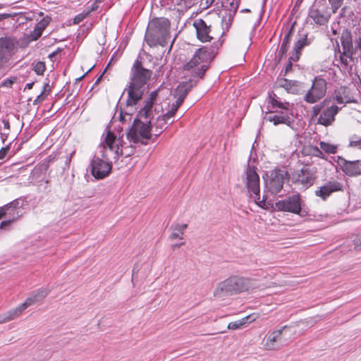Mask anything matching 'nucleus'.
<instances>
[{"label":"nucleus","instance_id":"nucleus-1","mask_svg":"<svg viewBox=\"0 0 361 361\" xmlns=\"http://www.w3.org/2000/svg\"><path fill=\"white\" fill-rule=\"evenodd\" d=\"M122 143L119 134L116 135L110 130L106 133L91 161L90 171L94 178L102 179L107 176L113 162H117L120 156L128 157L133 152L132 149L125 152L126 148Z\"/></svg>","mask_w":361,"mask_h":361},{"label":"nucleus","instance_id":"nucleus-2","mask_svg":"<svg viewBox=\"0 0 361 361\" xmlns=\"http://www.w3.org/2000/svg\"><path fill=\"white\" fill-rule=\"evenodd\" d=\"M150 70L143 68L140 63L136 61L132 67L130 81L125 91L128 92L126 104L128 106H135L142 97L145 85L152 76Z\"/></svg>","mask_w":361,"mask_h":361},{"label":"nucleus","instance_id":"nucleus-3","mask_svg":"<svg viewBox=\"0 0 361 361\" xmlns=\"http://www.w3.org/2000/svg\"><path fill=\"white\" fill-rule=\"evenodd\" d=\"M214 58L213 51L206 47L197 49L190 60L183 66V73L194 80L201 79Z\"/></svg>","mask_w":361,"mask_h":361},{"label":"nucleus","instance_id":"nucleus-4","mask_svg":"<svg viewBox=\"0 0 361 361\" xmlns=\"http://www.w3.org/2000/svg\"><path fill=\"white\" fill-rule=\"evenodd\" d=\"M269 102L275 110L270 111L264 118L274 126L285 124L290 126L293 121L292 104L288 102L280 101L275 94L269 95Z\"/></svg>","mask_w":361,"mask_h":361},{"label":"nucleus","instance_id":"nucleus-5","mask_svg":"<svg viewBox=\"0 0 361 361\" xmlns=\"http://www.w3.org/2000/svg\"><path fill=\"white\" fill-rule=\"evenodd\" d=\"M254 288V281L244 277L231 276L218 283L214 290V295L221 298L226 295H233L249 290Z\"/></svg>","mask_w":361,"mask_h":361},{"label":"nucleus","instance_id":"nucleus-6","mask_svg":"<svg viewBox=\"0 0 361 361\" xmlns=\"http://www.w3.org/2000/svg\"><path fill=\"white\" fill-rule=\"evenodd\" d=\"M243 183L247 190V195L253 199L255 202L262 208L266 207L267 196L263 195L260 197V180L255 167L247 166L243 176Z\"/></svg>","mask_w":361,"mask_h":361},{"label":"nucleus","instance_id":"nucleus-7","mask_svg":"<svg viewBox=\"0 0 361 361\" xmlns=\"http://www.w3.org/2000/svg\"><path fill=\"white\" fill-rule=\"evenodd\" d=\"M169 22L167 19H156L152 20L148 26L145 35L147 43L153 47L157 44L164 46L169 37Z\"/></svg>","mask_w":361,"mask_h":361},{"label":"nucleus","instance_id":"nucleus-8","mask_svg":"<svg viewBox=\"0 0 361 361\" xmlns=\"http://www.w3.org/2000/svg\"><path fill=\"white\" fill-rule=\"evenodd\" d=\"M138 118L130 128L127 137L130 142L133 143L141 142L145 144L144 140L150 139L152 136L150 126L148 124V123H151L152 119H148L149 121H146L145 118H140L139 116Z\"/></svg>","mask_w":361,"mask_h":361},{"label":"nucleus","instance_id":"nucleus-9","mask_svg":"<svg viewBox=\"0 0 361 361\" xmlns=\"http://www.w3.org/2000/svg\"><path fill=\"white\" fill-rule=\"evenodd\" d=\"M326 100L313 107V113L315 116H318L317 123L324 126H329L335 121V116L341 108L335 104L326 106Z\"/></svg>","mask_w":361,"mask_h":361},{"label":"nucleus","instance_id":"nucleus-10","mask_svg":"<svg viewBox=\"0 0 361 361\" xmlns=\"http://www.w3.org/2000/svg\"><path fill=\"white\" fill-rule=\"evenodd\" d=\"M287 176L286 172L280 169L271 171L264 179L265 188L273 195L277 194L283 188L284 179Z\"/></svg>","mask_w":361,"mask_h":361},{"label":"nucleus","instance_id":"nucleus-11","mask_svg":"<svg viewBox=\"0 0 361 361\" xmlns=\"http://www.w3.org/2000/svg\"><path fill=\"white\" fill-rule=\"evenodd\" d=\"M326 81L321 77H316L312 81V87L305 96V100L310 104L322 99L326 92Z\"/></svg>","mask_w":361,"mask_h":361},{"label":"nucleus","instance_id":"nucleus-12","mask_svg":"<svg viewBox=\"0 0 361 361\" xmlns=\"http://www.w3.org/2000/svg\"><path fill=\"white\" fill-rule=\"evenodd\" d=\"M275 206L279 211L300 214L302 210V200L300 195L295 194L276 202Z\"/></svg>","mask_w":361,"mask_h":361},{"label":"nucleus","instance_id":"nucleus-13","mask_svg":"<svg viewBox=\"0 0 361 361\" xmlns=\"http://www.w3.org/2000/svg\"><path fill=\"white\" fill-rule=\"evenodd\" d=\"M16 42L11 37L0 38V68L6 63L14 54Z\"/></svg>","mask_w":361,"mask_h":361},{"label":"nucleus","instance_id":"nucleus-14","mask_svg":"<svg viewBox=\"0 0 361 361\" xmlns=\"http://www.w3.org/2000/svg\"><path fill=\"white\" fill-rule=\"evenodd\" d=\"M36 303L37 302L30 295L24 302L18 305L16 308L11 310L4 314H0V324L6 323L16 319L26 308Z\"/></svg>","mask_w":361,"mask_h":361},{"label":"nucleus","instance_id":"nucleus-15","mask_svg":"<svg viewBox=\"0 0 361 361\" xmlns=\"http://www.w3.org/2000/svg\"><path fill=\"white\" fill-rule=\"evenodd\" d=\"M337 163L343 173L348 176H357L361 175V161H348L345 159L338 157Z\"/></svg>","mask_w":361,"mask_h":361},{"label":"nucleus","instance_id":"nucleus-16","mask_svg":"<svg viewBox=\"0 0 361 361\" xmlns=\"http://www.w3.org/2000/svg\"><path fill=\"white\" fill-rule=\"evenodd\" d=\"M156 114V111H154L152 122L151 123H148V124L150 126V133L153 132L154 135L157 137L166 128L167 123L171 124L174 120L169 116L166 118V114L163 116H158L154 120Z\"/></svg>","mask_w":361,"mask_h":361},{"label":"nucleus","instance_id":"nucleus-17","mask_svg":"<svg viewBox=\"0 0 361 361\" xmlns=\"http://www.w3.org/2000/svg\"><path fill=\"white\" fill-rule=\"evenodd\" d=\"M287 326H282L280 329L274 331L269 336L264 344L266 350L279 349L285 343L282 341V334L284 331L288 329Z\"/></svg>","mask_w":361,"mask_h":361},{"label":"nucleus","instance_id":"nucleus-18","mask_svg":"<svg viewBox=\"0 0 361 361\" xmlns=\"http://www.w3.org/2000/svg\"><path fill=\"white\" fill-rule=\"evenodd\" d=\"M308 18L312 19L317 25H324L328 23L330 15L324 8L313 6L309 10Z\"/></svg>","mask_w":361,"mask_h":361},{"label":"nucleus","instance_id":"nucleus-19","mask_svg":"<svg viewBox=\"0 0 361 361\" xmlns=\"http://www.w3.org/2000/svg\"><path fill=\"white\" fill-rule=\"evenodd\" d=\"M157 96V92L156 91L152 92L150 94V97L145 102L144 106L140 110L138 116L140 118H145L146 121H149L148 119L153 118L154 111H156V109H154V100Z\"/></svg>","mask_w":361,"mask_h":361},{"label":"nucleus","instance_id":"nucleus-20","mask_svg":"<svg viewBox=\"0 0 361 361\" xmlns=\"http://www.w3.org/2000/svg\"><path fill=\"white\" fill-rule=\"evenodd\" d=\"M193 26L196 30L197 38L202 42L210 41L213 37L209 33L211 29L207 26L206 23L202 19H197L193 22Z\"/></svg>","mask_w":361,"mask_h":361},{"label":"nucleus","instance_id":"nucleus-21","mask_svg":"<svg viewBox=\"0 0 361 361\" xmlns=\"http://www.w3.org/2000/svg\"><path fill=\"white\" fill-rule=\"evenodd\" d=\"M342 190V184L336 180L329 181L315 191L317 196L326 200L332 192Z\"/></svg>","mask_w":361,"mask_h":361},{"label":"nucleus","instance_id":"nucleus-22","mask_svg":"<svg viewBox=\"0 0 361 361\" xmlns=\"http://www.w3.org/2000/svg\"><path fill=\"white\" fill-rule=\"evenodd\" d=\"M13 204L14 203H11V204H7L4 207L0 208V219H1L6 214H9L10 215L13 216L12 219H10L7 221H4L1 223V228H5L6 226H8L11 222L18 219V217L20 216L18 211H15V209L13 207Z\"/></svg>","mask_w":361,"mask_h":361},{"label":"nucleus","instance_id":"nucleus-23","mask_svg":"<svg viewBox=\"0 0 361 361\" xmlns=\"http://www.w3.org/2000/svg\"><path fill=\"white\" fill-rule=\"evenodd\" d=\"M343 51L347 54H353L354 48L351 34L348 30H343L341 37Z\"/></svg>","mask_w":361,"mask_h":361},{"label":"nucleus","instance_id":"nucleus-24","mask_svg":"<svg viewBox=\"0 0 361 361\" xmlns=\"http://www.w3.org/2000/svg\"><path fill=\"white\" fill-rule=\"evenodd\" d=\"M197 82V80H194L190 78V82H183L180 83L175 91V97L176 98L184 100L188 92L191 90L193 85Z\"/></svg>","mask_w":361,"mask_h":361},{"label":"nucleus","instance_id":"nucleus-25","mask_svg":"<svg viewBox=\"0 0 361 361\" xmlns=\"http://www.w3.org/2000/svg\"><path fill=\"white\" fill-rule=\"evenodd\" d=\"M310 42L307 40V35H305L300 37L295 44L292 56H290V59L293 61H297L300 59V51L302 49L307 46Z\"/></svg>","mask_w":361,"mask_h":361},{"label":"nucleus","instance_id":"nucleus-26","mask_svg":"<svg viewBox=\"0 0 361 361\" xmlns=\"http://www.w3.org/2000/svg\"><path fill=\"white\" fill-rule=\"evenodd\" d=\"M240 0H223L222 6L230 18L233 17L238 10Z\"/></svg>","mask_w":361,"mask_h":361},{"label":"nucleus","instance_id":"nucleus-27","mask_svg":"<svg viewBox=\"0 0 361 361\" xmlns=\"http://www.w3.org/2000/svg\"><path fill=\"white\" fill-rule=\"evenodd\" d=\"M348 90L346 87H341L335 91L334 99L340 104H345L351 102L350 97L348 95Z\"/></svg>","mask_w":361,"mask_h":361},{"label":"nucleus","instance_id":"nucleus-28","mask_svg":"<svg viewBox=\"0 0 361 361\" xmlns=\"http://www.w3.org/2000/svg\"><path fill=\"white\" fill-rule=\"evenodd\" d=\"M187 224H175L171 227V233L169 235L171 240H175L176 238L183 239L185 230L187 228Z\"/></svg>","mask_w":361,"mask_h":361},{"label":"nucleus","instance_id":"nucleus-29","mask_svg":"<svg viewBox=\"0 0 361 361\" xmlns=\"http://www.w3.org/2000/svg\"><path fill=\"white\" fill-rule=\"evenodd\" d=\"M256 318L257 317L254 314L248 315L238 321L230 322L228 324L227 328L228 329H232V330L238 329L241 328L243 326H244L245 324H247L248 322H251L252 321H255L256 319Z\"/></svg>","mask_w":361,"mask_h":361},{"label":"nucleus","instance_id":"nucleus-30","mask_svg":"<svg viewBox=\"0 0 361 361\" xmlns=\"http://www.w3.org/2000/svg\"><path fill=\"white\" fill-rule=\"evenodd\" d=\"M301 173L300 181L306 185H312L315 178L314 174L307 168L302 169Z\"/></svg>","mask_w":361,"mask_h":361},{"label":"nucleus","instance_id":"nucleus-31","mask_svg":"<svg viewBox=\"0 0 361 361\" xmlns=\"http://www.w3.org/2000/svg\"><path fill=\"white\" fill-rule=\"evenodd\" d=\"M319 145L320 149L323 151V153L328 154H336L338 148V145L332 144L324 141L319 142Z\"/></svg>","mask_w":361,"mask_h":361},{"label":"nucleus","instance_id":"nucleus-32","mask_svg":"<svg viewBox=\"0 0 361 361\" xmlns=\"http://www.w3.org/2000/svg\"><path fill=\"white\" fill-rule=\"evenodd\" d=\"M290 37H291V31L289 30L288 32L285 35L283 42L281 43L279 55L280 58H282L283 56L286 54V52L289 48L290 42Z\"/></svg>","mask_w":361,"mask_h":361},{"label":"nucleus","instance_id":"nucleus-33","mask_svg":"<svg viewBox=\"0 0 361 361\" xmlns=\"http://www.w3.org/2000/svg\"><path fill=\"white\" fill-rule=\"evenodd\" d=\"M352 55L345 54L344 51L343 52L338 51L335 54L336 61H339L341 64L346 68L349 61L352 60Z\"/></svg>","mask_w":361,"mask_h":361},{"label":"nucleus","instance_id":"nucleus-34","mask_svg":"<svg viewBox=\"0 0 361 361\" xmlns=\"http://www.w3.org/2000/svg\"><path fill=\"white\" fill-rule=\"evenodd\" d=\"M49 293V290L47 288H41L33 291L31 295L34 298L37 302H39L45 298Z\"/></svg>","mask_w":361,"mask_h":361},{"label":"nucleus","instance_id":"nucleus-35","mask_svg":"<svg viewBox=\"0 0 361 361\" xmlns=\"http://www.w3.org/2000/svg\"><path fill=\"white\" fill-rule=\"evenodd\" d=\"M51 91V87L49 84H45L43 87L42 92L37 97L34 101V104H39L43 102L48 96Z\"/></svg>","mask_w":361,"mask_h":361},{"label":"nucleus","instance_id":"nucleus-36","mask_svg":"<svg viewBox=\"0 0 361 361\" xmlns=\"http://www.w3.org/2000/svg\"><path fill=\"white\" fill-rule=\"evenodd\" d=\"M183 102V99L177 98L176 102L173 104L171 109L166 113V118L169 116L173 119L174 115L176 114Z\"/></svg>","mask_w":361,"mask_h":361},{"label":"nucleus","instance_id":"nucleus-37","mask_svg":"<svg viewBox=\"0 0 361 361\" xmlns=\"http://www.w3.org/2000/svg\"><path fill=\"white\" fill-rule=\"evenodd\" d=\"M349 147L361 149V137L357 135H353L349 137Z\"/></svg>","mask_w":361,"mask_h":361},{"label":"nucleus","instance_id":"nucleus-38","mask_svg":"<svg viewBox=\"0 0 361 361\" xmlns=\"http://www.w3.org/2000/svg\"><path fill=\"white\" fill-rule=\"evenodd\" d=\"M355 39L353 42L354 53L357 51H361V31L360 30L358 34L355 32Z\"/></svg>","mask_w":361,"mask_h":361},{"label":"nucleus","instance_id":"nucleus-39","mask_svg":"<svg viewBox=\"0 0 361 361\" xmlns=\"http://www.w3.org/2000/svg\"><path fill=\"white\" fill-rule=\"evenodd\" d=\"M51 18L50 16H47L44 18H43L37 25L36 27L38 28V30H42V32L44 30V29L47 27V26L49 24Z\"/></svg>","mask_w":361,"mask_h":361},{"label":"nucleus","instance_id":"nucleus-40","mask_svg":"<svg viewBox=\"0 0 361 361\" xmlns=\"http://www.w3.org/2000/svg\"><path fill=\"white\" fill-rule=\"evenodd\" d=\"M312 156L316 157L322 159H326L323 151L318 147H313L310 149Z\"/></svg>","mask_w":361,"mask_h":361},{"label":"nucleus","instance_id":"nucleus-41","mask_svg":"<svg viewBox=\"0 0 361 361\" xmlns=\"http://www.w3.org/2000/svg\"><path fill=\"white\" fill-rule=\"evenodd\" d=\"M45 69H46L45 64H44V63H43L42 61H38L37 63H36L33 68V70L35 71V72L37 75H42L44 74Z\"/></svg>","mask_w":361,"mask_h":361},{"label":"nucleus","instance_id":"nucleus-42","mask_svg":"<svg viewBox=\"0 0 361 361\" xmlns=\"http://www.w3.org/2000/svg\"><path fill=\"white\" fill-rule=\"evenodd\" d=\"M343 1L344 0H329L333 7L334 12H336V10L341 6Z\"/></svg>","mask_w":361,"mask_h":361},{"label":"nucleus","instance_id":"nucleus-43","mask_svg":"<svg viewBox=\"0 0 361 361\" xmlns=\"http://www.w3.org/2000/svg\"><path fill=\"white\" fill-rule=\"evenodd\" d=\"M42 34V31L38 30V28L35 26L34 30L31 33V37L33 40H37L38 38L41 37Z\"/></svg>","mask_w":361,"mask_h":361},{"label":"nucleus","instance_id":"nucleus-44","mask_svg":"<svg viewBox=\"0 0 361 361\" xmlns=\"http://www.w3.org/2000/svg\"><path fill=\"white\" fill-rule=\"evenodd\" d=\"M10 150V146L7 145L0 149V160L4 159Z\"/></svg>","mask_w":361,"mask_h":361},{"label":"nucleus","instance_id":"nucleus-45","mask_svg":"<svg viewBox=\"0 0 361 361\" xmlns=\"http://www.w3.org/2000/svg\"><path fill=\"white\" fill-rule=\"evenodd\" d=\"M10 133V130H1V139L2 142L4 143L8 138V136Z\"/></svg>","mask_w":361,"mask_h":361},{"label":"nucleus","instance_id":"nucleus-46","mask_svg":"<svg viewBox=\"0 0 361 361\" xmlns=\"http://www.w3.org/2000/svg\"><path fill=\"white\" fill-rule=\"evenodd\" d=\"M354 245L355 250H361V236H357L354 240Z\"/></svg>","mask_w":361,"mask_h":361},{"label":"nucleus","instance_id":"nucleus-47","mask_svg":"<svg viewBox=\"0 0 361 361\" xmlns=\"http://www.w3.org/2000/svg\"><path fill=\"white\" fill-rule=\"evenodd\" d=\"M87 16V13H80L78 16H76L74 18V23H79L82 20H84Z\"/></svg>","mask_w":361,"mask_h":361},{"label":"nucleus","instance_id":"nucleus-48","mask_svg":"<svg viewBox=\"0 0 361 361\" xmlns=\"http://www.w3.org/2000/svg\"><path fill=\"white\" fill-rule=\"evenodd\" d=\"M290 82H288L287 80H283L281 81V83L280 84V85L281 87H283L286 88V90L288 91V92H293V91H292L290 90Z\"/></svg>","mask_w":361,"mask_h":361},{"label":"nucleus","instance_id":"nucleus-49","mask_svg":"<svg viewBox=\"0 0 361 361\" xmlns=\"http://www.w3.org/2000/svg\"><path fill=\"white\" fill-rule=\"evenodd\" d=\"M4 128L1 130H10V123L9 121L6 119H4L2 121Z\"/></svg>","mask_w":361,"mask_h":361},{"label":"nucleus","instance_id":"nucleus-50","mask_svg":"<svg viewBox=\"0 0 361 361\" xmlns=\"http://www.w3.org/2000/svg\"><path fill=\"white\" fill-rule=\"evenodd\" d=\"M12 82H12V80H5V81L2 83V85H3L4 86H8V85H11L12 84Z\"/></svg>","mask_w":361,"mask_h":361},{"label":"nucleus","instance_id":"nucleus-51","mask_svg":"<svg viewBox=\"0 0 361 361\" xmlns=\"http://www.w3.org/2000/svg\"><path fill=\"white\" fill-rule=\"evenodd\" d=\"M184 244H185V242H181V243H178V244H174V245H172V247H173V248H174V247H180V246L183 245Z\"/></svg>","mask_w":361,"mask_h":361},{"label":"nucleus","instance_id":"nucleus-52","mask_svg":"<svg viewBox=\"0 0 361 361\" xmlns=\"http://www.w3.org/2000/svg\"><path fill=\"white\" fill-rule=\"evenodd\" d=\"M33 82H30V83H27L26 84V86H25V88L28 89V90H30L32 88V86H33Z\"/></svg>","mask_w":361,"mask_h":361},{"label":"nucleus","instance_id":"nucleus-53","mask_svg":"<svg viewBox=\"0 0 361 361\" xmlns=\"http://www.w3.org/2000/svg\"><path fill=\"white\" fill-rule=\"evenodd\" d=\"M333 32H334V35H336V30H333Z\"/></svg>","mask_w":361,"mask_h":361}]
</instances>
